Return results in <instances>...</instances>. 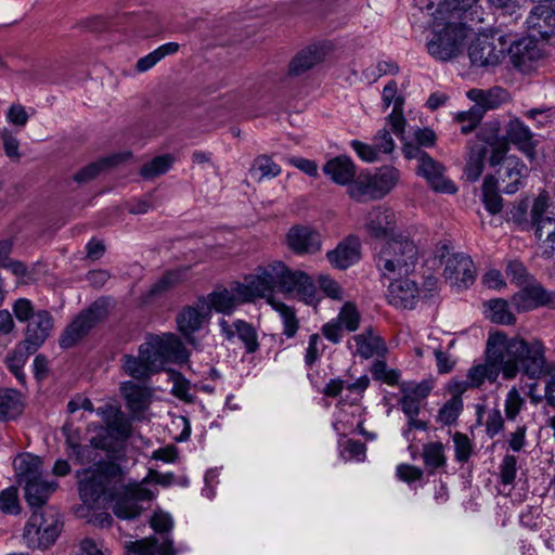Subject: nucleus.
Wrapping results in <instances>:
<instances>
[{"label": "nucleus", "mask_w": 555, "mask_h": 555, "mask_svg": "<svg viewBox=\"0 0 555 555\" xmlns=\"http://www.w3.org/2000/svg\"><path fill=\"white\" fill-rule=\"evenodd\" d=\"M150 524L154 531L158 533H167L172 529L173 526V521L170 515L163 512L155 513L151 518Z\"/></svg>", "instance_id": "obj_63"}, {"label": "nucleus", "mask_w": 555, "mask_h": 555, "mask_svg": "<svg viewBox=\"0 0 555 555\" xmlns=\"http://www.w3.org/2000/svg\"><path fill=\"white\" fill-rule=\"evenodd\" d=\"M273 306L282 318L284 325V335H286L287 337H293L298 330V322L295 317L294 310L282 302L273 304Z\"/></svg>", "instance_id": "obj_49"}, {"label": "nucleus", "mask_w": 555, "mask_h": 555, "mask_svg": "<svg viewBox=\"0 0 555 555\" xmlns=\"http://www.w3.org/2000/svg\"><path fill=\"white\" fill-rule=\"evenodd\" d=\"M320 289L332 299L341 300L343 289L337 281L328 275H320L318 279Z\"/></svg>", "instance_id": "obj_59"}, {"label": "nucleus", "mask_w": 555, "mask_h": 555, "mask_svg": "<svg viewBox=\"0 0 555 555\" xmlns=\"http://www.w3.org/2000/svg\"><path fill=\"white\" fill-rule=\"evenodd\" d=\"M444 276L453 283L467 287L476 279V269L470 256L463 253L451 255L446 261Z\"/></svg>", "instance_id": "obj_20"}, {"label": "nucleus", "mask_w": 555, "mask_h": 555, "mask_svg": "<svg viewBox=\"0 0 555 555\" xmlns=\"http://www.w3.org/2000/svg\"><path fill=\"white\" fill-rule=\"evenodd\" d=\"M455 449V460L460 463H466L473 452V446L467 435L456 431L453 435Z\"/></svg>", "instance_id": "obj_50"}, {"label": "nucleus", "mask_w": 555, "mask_h": 555, "mask_svg": "<svg viewBox=\"0 0 555 555\" xmlns=\"http://www.w3.org/2000/svg\"><path fill=\"white\" fill-rule=\"evenodd\" d=\"M152 498L150 489L137 482L124 485L122 480L116 483L108 502L117 518L130 520L141 515L144 509L142 503L150 502Z\"/></svg>", "instance_id": "obj_9"}, {"label": "nucleus", "mask_w": 555, "mask_h": 555, "mask_svg": "<svg viewBox=\"0 0 555 555\" xmlns=\"http://www.w3.org/2000/svg\"><path fill=\"white\" fill-rule=\"evenodd\" d=\"M522 404L524 399L520 397L519 392L516 389H512L507 393V398L505 400L506 418L514 421L516 416L519 414Z\"/></svg>", "instance_id": "obj_61"}, {"label": "nucleus", "mask_w": 555, "mask_h": 555, "mask_svg": "<svg viewBox=\"0 0 555 555\" xmlns=\"http://www.w3.org/2000/svg\"><path fill=\"white\" fill-rule=\"evenodd\" d=\"M491 147L489 157V165L498 167L496 175L506 185L503 188L505 194H514L522 186V179H525L529 169L517 156L507 155L509 151L508 143L505 139H500L498 135L489 138L487 141Z\"/></svg>", "instance_id": "obj_5"}, {"label": "nucleus", "mask_w": 555, "mask_h": 555, "mask_svg": "<svg viewBox=\"0 0 555 555\" xmlns=\"http://www.w3.org/2000/svg\"><path fill=\"white\" fill-rule=\"evenodd\" d=\"M69 426L65 425L63 431L66 434V444L68 447L69 456H75L80 464L95 461V450H111L112 443L106 435H96L90 439V444L81 446L75 438L68 434Z\"/></svg>", "instance_id": "obj_19"}, {"label": "nucleus", "mask_w": 555, "mask_h": 555, "mask_svg": "<svg viewBox=\"0 0 555 555\" xmlns=\"http://www.w3.org/2000/svg\"><path fill=\"white\" fill-rule=\"evenodd\" d=\"M475 1L476 0H446L443 3L439 4L436 13L442 15L444 12L450 11L452 16L456 15V17L460 18V13L467 11Z\"/></svg>", "instance_id": "obj_58"}, {"label": "nucleus", "mask_w": 555, "mask_h": 555, "mask_svg": "<svg viewBox=\"0 0 555 555\" xmlns=\"http://www.w3.org/2000/svg\"><path fill=\"white\" fill-rule=\"evenodd\" d=\"M493 337L500 345L502 375L504 379H513L519 373L529 379L538 380L548 375L545 346L540 339L526 340L519 337L507 339L503 333H494Z\"/></svg>", "instance_id": "obj_2"}, {"label": "nucleus", "mask_w": 555, "mask_h": 555, "mask_svg": "<svg viewBox=\"0 0 555 555\" xmlns=\"http://www.w3.org/2000/svg\"><path fill=\"white\" fill-rule=\"evenodd\" d=\"M396 224V212L391 208L376 206L367 214L365 228L373 237L385 238L395 234Z\"/></svg>", "instance_id": "obj_22"}, {"label": "nucleus", "mask_w": 555, "mask_h": 555, "mask_svg": "<svg viewBox=\"0 0 555 555\" xmlns=\"http://www.w3.org/2000/svg\"><path fill=\"white\" fill-rule=\"evenodd\" d=\"M516 474L517 459L515 455L506 454L500 464V482L505 486L512 485L515 481Z\"/></svg>", "instance_id": "obj_53"}, {"label": "nucleus", "mask_w": 555, "mask_h": 555, "mask_svg": "<svg viewBox=\"0 0 555 555\" xmlns=\"http://www.w3.org/2000/svg\"><path fill=\"white\" fill-rule=\"evenodd\" d=\"M518 312L533 310L538 307L555 306V293L547 292L535 279L520 286L511 298Z\"/></svg>", "instance_id": "obj_14"}, {"label": "nucleus", "mask_w": 555, "mask_h": 555, "mask_svg": "<svg viewBox=\"0 0 555 555\" xmlns=\"http://www.w3.org/2000/svg\"><path fill=\"white\" fill-rule=\"evenodd\" d=\"M423 460L430 473L446 465L444 447L441 442H429L423 447Z\"/></svg>", "instance_id": "obj_41"}, {"label": "nucleus", "mask_w": 555, "mask_h": 555, "mask_svg": "<svg viewBox=\"0 0 555 555\" xmlns=\"http://www.w3.org/2000/svg\"><path fill=\"white\" fill-rule=\"evenodd\" d=\"M417 173L426 179L436 192L454 194L457 189L454 183L444 177V166L430 156H425L417 166Z\"/></svg>", "instance_id": "obj_21"}, {"label": "nucleus", "mask_w": 555, "mask_h": 555, "mask_svg": "<svg viewBox=\"0 0 555 555\" xmlns=\"http://www.w3.org/2000/svg\"><path fill=\"white\" fill-rule=\"evenodd\" d=\"M487 307L490 311V320L502 325H512L516 322L515 315L509 311L508 304L504 299L489 300Z\"/></svg>", "instance_id": "obj_42"}, {"label": "nucleus", "mask_w": 555, "mask_h": 555, "mask_svg": "<svg viewBox=\"0 0 555 555\" xmlns=\"http://www.w3.org/2000/svg\"><path fill=\"white\" fill-rule=\"evenodd\" d=\"M131 434V422L127 418L125 413L120 411L107 424H105V429H102L98 435H106L109 442L113 444V441H126Z\"/></svg>", "instance_id": "obj_35"}, {"label": "nucleus", "mask_w": 555, "mask_h": 555, "mask_svg": "<svg viewBox=\"0 0 555 555\" xmlns=\"http://www.w3.org/2000/svg\"><path fill=\"white\" fill-rule=\"evenodd\" d=\"M400 172L392 166H384L375 173L362 171L348 188V194L358 202L379 199L398 183Z\"/></svg>", "instance_id": "obj_8"}, {"label": "nucleus", "mask_w": 555, "mask_h": 555, "mask_svg": "<svg viewBox=\"0 0 555 555\" xmlns=\"http://www.w3.org/2000/svg\"><path fill=\"white\" fill-rule=\"evenodd\" d=\"M420 289L410 279H400L388 287L387 300L398 309H413L417 302Z\"/></svg>", "instance_id": "obj_26"}, {"label": "nucleus", "mask_w": 555, "mask_h": 555, "mask_svg": "<svg viewBox=\"0 0 555 555\" xmlns=\"http://www.w3.org/2000/svg\"><path fill=\"white\" fill-rule=\"evenodd\" d=\"M504 427V420L501 411L498 409L492 410L486 421V431L490 437L498 435Z\"/></svg>", "instance_id": "obj_64"}, {"label": "nucleus", "mask_w": 555, "mask_h": 555, "mask_svg": "<svg viewBox=\"0 0 555 555\" xmlns=\"http://www.w3.org/2000/svg\"><path fill=\"white\" fill-rule=\"evenodd\" d=\"M312 240V230L309 227L293 225L286 235L287 246L297 255L309 253Z\"/></svg>", "instance_id": "obj_36"}, {"label": "nucleus", "mask_w": 555, "mask_h": 555, "mask_svg": "<svg viewBox=\"0 0 555 555\" xmlns=\"http://www.w3.org/2000/svg\"><path fill=\"white\" fill-rule=\"evenodd\" d=\"M528 203L527 201H520L517 205L508 212V220H512L522 230H531L530 220L527 219Z\"/></svg>", "instance_id": "obj_56"}, {"label": "nucleus", "mask_w": 555, "mask_h": 555, "mask_svg": "<svg viewBox=\"0 0 555 555\" xmlns=\"http://www.w3.org/2000/svg\"><path fill=\"white\" fill-rule=\"evenodd\" d=\"M418 259V250L413 241L400 237L388 241L375 261L383 276L390 278L391 274H409L415 268Z\"/></svg>", "instance_id": "obj_6"}, {"label": "nucleus", "mask_w": 555, "mask_h": 555, "mask_svg": "<svg viewBox=\"0 0 555 555\" xmlns=\"http://www.w3.org/2000/svg\"><path fill=\"white\" fill-rule=\"evenodd\" d=\"M506 51L514 66L524 72L530 69L531 64L542 57V51L532 38L507 41Z\"/></svg>", "instance_id": "obj_23"}, {"label": "nucleus", "mask_w": 555, "mask_h": 555, "mask_svg": "<svg viewBox=\"0 0 555 555\" xmlns=\"http://www.w3.org/2000/svg\"><path fill=\"white\" fill-rule=\"evenodd\" d=\"M548 208V196L540 194L533 202L530 211L531 230H534V235L538 240L545 236V242L548 247L555 249V219L545 216Z\"/></svg>", "instance_id": "obj_16"}, {"label": "nucleus", "mask_w": 555, "mask_h": 555, "mask_svg": "<svg viewBox=\"0 0 555 555\" xmlns=\"http://www.w3.org/2000/svg\"><path fill=\"white\" fill-rule=\"evenodd\" d=\"M55 488L56 482H49L43 478L29 482L24 486L26 502L33 511H40L48 506L47 502L50 495L55 491Z\"/></svg>", "instance_id": "obj_32"}, {"label": "nucleus", "mask_w": 555, "mask_h": 555, "mask_svg": "<svg viewBox=\"0 0 555 555\" xmlns=\"http://www.w3.org/2000/svg\"><path fill=\"white\" fill-rule=\"evenodd\" d=\"M0 509L5 514H18L20 503L17 489L10 487L0 492Z\"/></svg>", "instance_id": "obj_54"}, {"label": "nucleus", "mask_w": 555, "mask_h": 555, "mask_svg": "<svg viewBox=\"0 0 555 555\" xmlns=\"http://www.w3.org/2000/svg\"><path fill=\"white\" fill-rule=\"evenodd\" d=\"M494 135L496 134L493 133L487 137L478 134L477 141L469 145L468 159L465 166V175L468 181L475 182L480 178L490 146L487 141Z\"/></svg>", "instance_id": "obj_28"}, {"label": "nucleus", "mask_w": 555, "mask_h": 555, "mask_svg": "<svg viewBox=\"0 0 555 555\" xmlns=\"http://www.w3.org/2000/svg\"><path fill=\"white\" fill-rule=\"evenodd\" d=\"M360 314L357 308L351 304H345L338 315V324L349 332H353L359 327Z\"/></svg>", "instance_id": "obj_52"}, {"label": "nucleus", "mask_w": 555, "mask_h": 555, "mask_svg": "<svg viewBox=\"0 0 555 555\" xmlns=\"http://www.w3.org/2000/svg\"><path fill=\"white\" fill-rule=\"evenodd\" d=\"M14 467L20 485L25 486L42 478V463L37 456L29 454L20 456L15 460Z\"/></svg>", "instance_id": "obj_34"}, {"label": "nucleus", "mask_w": 555, "mask_h": 555, "mask_svg": "<svg viewBox=\"0 0 555 555\" xmlns=\"http://www.w3.org/2000/svg\"><path fill=\"white\" fill-rule=\"evenodd\" d=\"M129 156L130 154H114L101 158L98 162L90 163L74 176V180L78 183L89 182L98 177L104 169L117 166Z\"/></svg>", "instance_id": "obj_33"}, {"label": "nucleus", "mask_w": 555, "mask_h": 555, "mask_svg": "<svg viewBox=\"0 0 555 555\" xmlns=\"http://www.w3.org/2000/svg\"><path fill=\"white\" fill-rule=\"evenodd\" d=\"M323 171L336 184L348 185V188L357 179L354 164L344 155L330 159L324 165Z\"/></svg>", "instance_id": "obj_29"}, {"label": "nucleus", "mask_w": 555, "mask_h": 555, "mask_svg": "<svg viewBox=\"0 0 555 555\" xmlns=\"http://www.w3.org/2000/svg\"><path fill=\"white\" fill-rule=\"evenodd\" d=\"M54 326V319L48 310H38L27 322L25 338L21 341L28 346L30 351H37L50 337Z\"/></svg>", "instance_id": "obj_17"}, {"label": "nucleus", "mask_w": 555, "mask_h": 555, "mask_svg": "<svg viewBox=\"0 0 555 555\" xmlns=\"http://www.w3.org/2000/svg\"><path fill=\"white\" fill-rule=\"evenodd\" d=\"M188 358L182 341L173 334L151 336L139 348L138 357L125 354L121 359L122 369L134 379L149 380L152 375L160 372L165 364L183 361Z\"/></svg>", "instance_id": "obj_3"}, {"label": "nucleus", "mask_w": 555, "mask_h": 555, "mask_svg": "<svg viewBox=\"0 0 555 555\" xmlns=\"http://www.w3.org/2000/svg\"><path fill=\"white\" fill-rule=\"evenodd\" d=\"M12 310L17 321L28 322L36 314L33 302L27 298H18L12 305Z\"/></svg>", "instance_id": "obj_57"}, {"label": "nucleus", "mask_w": 555, "mask_h": 555, "mask_svg": "<svg viewBox=\"0 0 555 555\" xmlns=\"http://www.w3.org/2000/svg\"><path fill=\"white\" fill-rule=\"evenodd\" d=\"M373 378L380 380L390 386L399 384L400 372L397 370L388 369L387 364L383 360H376L371 367Z\"/></svg>", "instance_id": "obj_47"}, {"label": "nucleus", "mask_w": 555, "mask_h": 555, "mask_svg": "<svg viewBox=\"0 0 555 555\" xmlns=\"http://www.w3.org/2000/svg\"><path fill=\"white\" fill-rule=\"evenodd\" d=\"M312 68V49L307 47L298 52L289 63L288 75L300 77Z\"/></svg>", "instance_id": "obj_44"}, {"label": "nucleus", "mask_w": 555, "mask_h": 555, "mask_svg": "<svg viewBox=\"0 0 555 555\" xmlns=\"http://www.w3.org/2000/svg\"><path fill=\"white\" fill-rule=\"evenodd\" d=\"M505 271L511 282L516 283L519 287L534 279L529 274L526 267L517 260L509 261Z\"/></svg>", "instance_id": "obj_55"}, {"label": "nucleus", "mask_w": 555, "mask_h": 555, "mask_svg": "<svg viewBox=\"0 0 555 555\" xmlns=\"http://www.w3.org/2000/svg\"><path fill=\"white\" fill-rule=\"evenodd\" d=\"M175 160L171 154L156 156L140 168V176L145 180H153L165 175L172 167Z\"/></svg>", "instance_id": "obj_39"}, {"label": "nucleus", "mask_w": 555, "mask_h": 555, "mask_svg": "<svg viewBox=\"0 0 555 555\" xmlns=\"http://www.w3.org/2000/svg\"><path fill=\"white\" fill-rule=\"evenodd\" d=\"M23 411L21 393L15 389L0 390V421L15 418Z\"/></svg>", "instance_id": "obj_38"}, {"label": "nucleus", "mask_w": 555, "mask_h": 555, "mask_svg": "<svg viewBox=\"0 0 555 555\" xmlns=\"http://www.w3.org/2000/svg\"><path fill=\"white\" fill-rule=\"evenodd\" d=\"M180 279L179 272H167L150 289L151 296H156L175 285Z\"/></svg>", "instance_id": "obj_62"}, {"label": "nucleus", "mask_w": 555, "mask_h": 555, "mask_svg": "<svg viewBox=\"0 0 555 555\" xmlns=\"http://www.w3.org/2000/svg\"><path fill=\"white\" fill-rule=\"evenodd\" d=\"M403 105L404 99H398L396 101V105L393 106L391 114L387 118L393 133L401 139L403 138L402 135L404 133L406 125V120L403 116Z\"/></svg>", "instance_id": "obj_51"}, {"label": "nucleus", "mask_w": 555, "mask_h": 555, "mask_svg": "<svg viewBox=\"0 0 555 555\" xmlns=\"http://www.w3.org/2000/svg\"><path fill=\"white\" fill-rule=\"evenodd\" d=\"M507 40L499 33L480 34L468 47V56L473 66L491 67L505 56Z\"/></svg>", "instance_id": "obj_13"}, {"label": "nucleus", "mask_w": 555, "mask_h": 555, "mask_svg": "<svg viewBox=\"0 0 555 555\" xmlns=\"http://www.w3.org/2000/svg\"><path fill=\"white\" fill-rule=\"evenodd\" d=\"M62 528L60 514L53 506L34 509L25 525L23 540L27 547L46 550L57 539Z\"/></svg>", "instance_id": "obj_7"}, {"label": "nucleus", "mask_w": 555, "mask_h": 555, "mask_svg": "<svg viewBox=\"0 0 555 555\" xmlns=\"http://www.w3.org/2000/svg\"><path fill=\"white\" fill-rule=\"evenodd\" d=\"M234 328L237 337L244 344L247 353H254L259 349L258 336L255 327L244 321H234Z\"/></svg>", "instance_id": "obj_43"}, {"label": "nucleus", "mask_w": 555, "mask_h": 555, "mask_svg": "<svg viewBox=\"0 0 555 555\" xmlns=\"http://www.w3.org/2000/svg\"><path fill=\"white\" fill-rule=\"evenodd\" d=\"M328 262L336 269L345 270L361 258V243L354 235L347 236L335 249L326 253Z\"/></svg>", "instance_id": "obj_25"}, {"label": "nucleus", "mask_w": 555, "mask_h": 555, "mask_svg": "<svg viewBox=\"0 0 555 555\" xmlns=\"http://www.w3.org/2000/svg\"><path fill=\"white\" fill-rule=\"evenodd\" d=\"M108 313V300L99 298L81 311L62 332L59 343L63 349L74 347Z\"/></svg>", "instance_id": "obj_10"}, {"label": "nucleus", "mask_w": 555, "mask_h": 555, "mask_svg": "<svg viewBox=\"0 0 555 555\" xmlns=\"http://www.w3.org/2000/svg\"><path fill=\"white\" fill-rule=\"evenodd\" d=\"M468 99L474 101V105L467 111V114L475 121H480L487 111L498 108L507 98V92L500 88H491L489 90L470 89L467 92Z\"/></svg>", "instance_id": "obj_18"}, {"label": "nucleus", "mask_w": 555, "mask_h": 555, "mask_svg": "<svg viewBox=\"0 0 555 555\" xmlns=\"http://www.w3.org/2000/svg\"><path fill=\"white\" fill-rule=\"evenodd\" d=\"M433 389V384L429 380H422L421 383L404 382L400 384V391L402 395L412 397L413 399L422 402L424 401Z\"/></svg>", "instance_id": "obj_48"}, {"label": "nucleus", "mask_w": 555, "mask_h": 555, "mask_svg": "<svg viewBox=\"0 0 555 555\" xmlns=\"http://www.w3.org/2000/svg\"><path fill=\"white\" fill-rule=\"evenodd\" d=\"M79 477V496L86 505L95 504L101 498L108 502L116 483L124 480L119 464L103 462L95 469L77 472Z\"/></svg>", "instance_id": "obj_4"}, {"label": "nucleus", "mask_w": 555, "mask_h": 555, "mask_svg": "<svg viewBox=\"0 0 555 555\" xmlns=\"http://www.w3.org/2000/svg\"><path fill=\"white\" fill-rule=\"evenodd\" d=\"M526 23L532 37L548 39L555 34V9L545 3L535 5Z\"/></svg>", "instance_id": "obj_24"}, {"label": "nucleus", "mask_w": 555, "mask_h": 555, "mask_svg": "<svg viewBox=\"0 0 555 555\" xmlns=\"http://www.w3.org/2000/svg\"><path fill=\"white\" fill-rule=\"evenodd\" d=\"M460 391L455 389L452 397L442 405L438 412L437 420L443 425L455 423L463 410V401Z\"/></svg>", "instance_id": "obj_40"}, {"label": "nucleus", "mask_w": 555, "mask_h": 555, "mask_svg": "<svg viewBox=\"0 0 555 555\" xmlns=\"http://www.w3.org/2000/svg\"><path fill=\"white\" fill-rule=\"evenodd\" d=\"M156 538L143 539L131 542L128 545V552L132 553L133 555H156Z\"/></svg>", "instance_id": "obj_60"}, {"label": "nucleus", "mask_w": 555, "mask_h": 555, "mask_svg": "<svg viewBox=\"0 0 555 555\" xmlns=\"http://www.w3.org/2000/svg\"><path fill=\"white\" fill-rule=\"evenodd\" d=\"M482 202L486 209L491 215H496L502 210L503 199L498 192V178L493 175H487L481 186Z\"/></svg>", "instance_id": "obj_37"}, {"label": "nucleus", "mask_w": 555, "mask_h": 555, "mask_svg": "<svg viewBox=\"0 0 555 555\" xmlns=\"http://www.w3.org/2000/svg\"><path fill=\"white\" fill-rule=\"evenodd\" d=\"M496 338L491 334L487 340L486 347V363L474 365L468 370L467 379L461 384H456V389L463 393L467 388H476L481 386L485 380L494 383L502 373L503 358L501 351L498 350L500 345L495 341Z\"/></svg>", "instance_id": "obj_12"}, {"label": "nucleus", "mask_w": 555, "mask_h": 555, "mask_svg": "<svg viewBox=\"0 0 555 555\" xmlns=\"http://www.w3.org/2000/svg\"><path fill=\"white\" fill-rule=\"evenodd\" d=\"M35 352L36 351H30L28 346H23V343H18L16 347L5 356L4 361L9 371L12 373L22 370L28 357Z\"/></svg>", "instance_id": "obj_46"}, {"label": "nucleus", "mask_w": 555, "mask_h": 555, "mask_svg": "<svg viewBox=\"0 0 555 555\" xmlns=\"http://www.w3.org/2000/svg\"><path fill=\"white\" fill-rule=\"evenodd\" d=\"M309 279L302 271H292L282 261H273L267 267H259L255 274L246 276L245 283L236 282L230 289L219 287L207 296L199 297V302L208 306L210 315L212 310L230 315L237 305L266 297L274 288L301 292Z\"/></svg>", "instance_id": "obj_1"}, {"label": "nucleus", "mask_w": 555, "mask_h": 555, "mask_svg": "<svg viewBox=\"0 0 555 555\" xmlns=\"http://www.w3.org/2000/svg\"><path fill=\"white\" fill-rule=\"evenodd\" d=\"M357 346V353L369 359L374 356L384 358L388 352L385 341L383 338L373 333L372 328L365 330L363 333L353 337Z\"/></svg>", "instance_id": "obj_31"}, {"label": "nucleus", "mask_w": 555, "mask_h": 555, "mask_svg": "<svg viewBox=\"0 0 555 555\" xmlns=\"http://www.w3.org/2000/svg\"><path fill=\"white\" fill-rule=\"evenodd\" d=\"M249 171L250 175L259 172V179L274 178L281 173V167L275 164L268 155H260L254 159Z\"/></svg>", "instance_id": "obj_45"}, {"label": "nucleus", "mask_w": 555, "mask_h": 555, "mask_svg": "<svg viewBox=\"0 0 555 555\" xmlns=\"http://www.w3.org/2000/svg\"><path fill=\"white\" fill-rule=\"evenodd\" d=\"M209 320V308L207 305L199 302L198 298L195 305L184 307L177 315L178 330L188 344L194 348H199L201 344L194 333L199 331Z\"/></svg>", "instance_id": "obj_15"}, {"label": "nucleus", "mask_w": 555, "mask_h": 555, "mask_svg": "<svg viewBox=\"0 0 555 555\" xmlns=\"http://www.w3.org/2000/svg\"><path fill=\"white\" fill-rule=\"evenodd\" d=\"M532 132L519 119L511 120L506 127V139L508 144H514L530 162L535 160V142L532 140Z\"/></svg>", "instance_id": "obj_27"}, {"label": "nucleus", "mask_w": 555, "mask_h": 555, "mask_svg": "<svg viewBox=\"0 0 555 555\" xmlns=\"http://www.w3.org/2000/svg\"><path fill=\"white\" fill-rule=\"evenodd\" d=\"M466 38V28L462 23L446 22L442 30L435 31L427 42L428 53L439 61H449L456 57Z\"/></svg>", "instance_id": "obj_11"}, {"label": "nucleus", "mask_w": 555, "mask_h": 555, "mask_svg": "<svg viewBox=\"0 0 555 555\" xmlns=\"http://www.w3.org/2000/svg\"><path fill=\"white\" fill-rule=\"evenodd\" d=\"M120 392L126 400L127 408L133 415L143 413L150 403L151 391L134 382L121 383Z\"/></svg>", "instance_id": "obj_30"}]
</instances>
